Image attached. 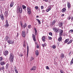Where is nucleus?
<instances>
[{
    "label": "nucleus",
    "mask_w": 73,
    "mask_h": 73,
    "mask_svg": "<svg viewBox=\"0 0 73 73\" xmlns=\"http://www.w3.org/2000/svg\"><path fill=\"white\" fill-rule=\"evenodd\" d=\"M14 70H15V72L16 73H18V71H17V68H16V66H14Z\"/></svg>",
    "instance_id": "17"
},
{
    "label": "nucleus",
    "mask_w": 73,
    "mask_h": 73,
    "mask_svg": "<svg viewBox=\"0 0 73 73\" xmlns=\"http://www.w3.org/2000/svg\"><path fill=\"white\" fill-rule=\"evenodd\" d=\"M71 19V20L73 21V17H72Z\"/></svg>",
    "instance_id": "57"
},
{
    "label": "nucleus",
    "mask_w": 73,
    "mask_h": 73,
    "mask_svg": "<svg viewBox=\"0 0 73 73\" xmlns=\"http://www.w3.org/2000/svg\"><path fill=\"white\" fill-rule=\"evenodd\" d=\"M46 12H48V11H49L48 9H47L46 10Z\"/></svg>",
    "instance_id": "59"
},
{
    "label": "nucleus",
    "mask_w": 73,
    "mask_h": 73,
    "mask_svg": "<svg viewBox=\"0 0 73 73\" xmlns=\"http://www.w3.org/2000/svg\"><path fill=\"white\" fill-rule=\"evenodd\" d=\"M34 29L35 30V35H37V30L36 29V28H34Z\"/></svg>",
    "instance_id": "23"
},
{
    "label": "nucleus",
    "mask_w": 73,
    "mask_h": 73,
    "mask_svg": "<svg viewBox=\"0 0 73 73\" xmlns=\"http://www.w3.org/2000/svg\"><path fill=\"white\" fill-rule=\"evenodd\" d=\"M9 26V25H8V20H7L6 21V25H5L4 26L6 27H8Z\"/></svg>",
    "instance_id": "9"
},
{
    "label": "nucleus",
    "mask_w": 73,
    "mask_h": 73,
    "mask_svg": "<svg viewBox=\"0 0 73 73\" xmlns=\"http://www.w3.org/2000/svg\"><path fill=\"white\" fill-rule=\"evenodd\" d=\"M17 12H19L20 13H22L23 12V8L21 7H19L17 6Z\"/></svg>",
    "instance_id": "2"
},
{
    "label": "nucleus",
    "mask_w": 73,
    "mask_h": 73,
    "mask_svg": "<svg viewBox=\"0 0 73 73\" xmlns=\"http://www.w3.org/2000/svg\"><path fill=\"white\" fill-rule=\"evenodd\" d=\"M62 16H64V14H63L62 15Z\"/></svg>",
    "instance_id": "61"
},
{
    "label": "nucleus",
    "mask_w": 73,
    "mask_h": 73,
    "mask_svg": "<svg viewBox=\"0 0 73 73\" xmlns=\"http://www.w3.org/2000/svg\"><path fill=\"white\" fill-rule=\"evenodd\" d=\"M44 12H45V11L44 10H43L42 11V12L43 13H44Z\"/></svg>",
    "instance_id": "53"
},
{
    "label": "nucleus",
    "mask_w": 73,
    "mask_h": 73,
    "mask_svg": "<svg viewBox=\"0 0 73 73\" xmlns=\"http://www.w3.org/2000/svg\"><path fill=\"white\" fill-rule=\"evenodd\" d=\"M42 45L43 47H44V46H46V43H44V44H42Z\"/></svg>",
    "instance_id": "33"
},
{
    "label": "nucleus",
    "mask_w": 73,
    "mask_h": 73,
    "mask_svg": "<svg viewBox=\"0 0 73 73\" xmlns=\"http://www.w3.org/2000/svg\"><path fill=\"white\" fill-rule=\"evenodd\" d=\"M14 59V55L13 53H11L10 55L9 60L10 62L11 63H13V61Z\"/></svg>",
    "instance_id": "1"
},
{
    "label": "nucleus",
    "mask_w": 73,
    "mask_h": 73,
    "mask_svg": "<svg viewBox=\"0 0 73 73\" xmlns=\"http://www.w3.org/2000/svg\"><path fill=\"white\" fill-rule=\"evenodd\" d=\"M72 32H73V30L72 29L70 30L69 31V33H72Z\"/></svg>",
    "instance_id": "37"
},
{
    "label": "nucleus",
    "mask_w": 73,
    "mask_h": 73,
    "mask_svg": "<svg viewBox=\"0 0 73 73\" xmlns=\"http://www.w3.org/2000/svg\"><path fill=\"white\" fill-rule=\"evenodd\" d=\"M23 46L24 48H26V45H25V43H24Z\"/></svg>",
    "instance_id": "45"
},
{
    "label": "nucleus",
    "mask_w": 73,
    "mask_h": 73,
    "mask_svg": "<svg viewBox=\"0 0 73 73\" xmlns=\"http://www.w3.org/2000/svg\"><path fill=\"white\" fill-rule=\"evenodd\" d=\"M9 39V36H6L5 38V40L7 41Z\"/></svg>",
    "instance_id": "15"
},
{
    "label": "nucleus",
    "mask_w": 73,
    "mask_h": 73,
    "mask_svg": "<svg viewBox=\"0 0 73 73\" xmlns=\"http://www.w3.org/2000/svg\"><path fill=\"white\" fill-rule=\"evenodd\" d=\"M62 34H63V31L62 30H60L59 31L60 36H62Z\"/></svg>",
    "instance_id": "6"
},
{
    "label": "nucleus",
    "mask_w": 73,
    "mask_h": 73,
    "mask_svg": "<svg viewBox=\"0 0 73 73\" xmlns=\"http://www.w3.org/2000/svg\"><path fill=\"white\" fill-rule=\"evenodd\" d=\"M72 40H70L68 43H67V44L68 45L69 44H70L72 43Z\"/></svg>",
    "instance_id": "25"
},
{
    "label": "nucleus",
    "mask_w": 73,
    "mask_h": 73,
    "mask_svg": "<svg viewBox=\"0 0 73 73\" xmlns=\"http://www.w3.org/2000/svg\"><path fill=\"white\" fill-rule=\"evenodd\" d=\"M67 4L68 8H70V3L68 2Z\"/></svg>",
    "instance_id": "22"
},
{
    "label": "nucleus",
    "mask_w": 73,
    "mask_h": 73,
    "mask_svg": "<svg viewBox=\"0 0 73 73\" xmlns=\"http://www.w3.org/2000/svg\"><path fill=\"white\" fill-rule=\"evenodd\" d=\"M60 72L61 73H64V72H63V71H62V70H60Z\"/></svg>",
    "instance_id": "42"
},
{
    "label": "nucleus",
    "mask_w": 73,
    "mask_h": 73,
    "mask_svg": "<svg viewBox=\"0 0 73 73\" xmlns=\"http://www.w3.org/2000/svg\"><path fill=\"white\" fill-rule=\"evenodd\" d=\"M44 1H46V2L48 1V0H45Z\"/></svg>",
    "instance_id": "62"
},
{
    "label": "nucleus",
    "mask_w": 73,
    "mask_h": 73,
    "mask_svg": "<svg viewBox=\"0 0 73 73\" xmlns=\"http://www.w3.org/2000/svg\"><path fill=\"white\" fill-rule=\"evenodd\" d=\"M49 35H50L51 36H52V33L51 32H50L49 33Z\"/></svg>",
    "instance_id": "50"
},
{
    "label": "nucleus",
    "mask_w": 73,
    "mask_h": 73,
    "mask_svg": "<svg viewBox=\"0 0 73 73\" xmlns=\"http://www.w3.org/2000/svg\"><path fill=\"white\" fill-rule=\"evenodd\" d=\"M22 35L23 37H25V36H26V34H25V31H23L22 32Z\"/></svg>",
    "instance_id": "5"
},
{
    "label": "nucleus",
    "mask_w": 73,
    "mask_h": 73,
    "mask_svg": "<svg viewBox=\"0 0 73 73\" xmlns=\"http://www.w3.org/2000/svg\"><path fill=\"white\" fill-rule=\"evenodd\" d=\"M19 56H20V57H22V56H23V54H20L19 55Z\"/></svg>",
    "instance_id": "56"
},
{
    "label": "nucleus",
    "mask_w": 73,
    "mask_h": 73,
    "mask_svg": "<svg viewBox=\"0 0 73 73\" xmlns=\"http://www.w3.org/2000/svg\"><path fill=\"white\" fill-rule=\"evenodd\" d=\"M19 33H17V37H19Z\"/></svg>",
    "instance_id": "55"
},
{
    "label": "nucleus",
    "mask_w": 73,
    "mask_h": 73,
    "mask_svg": "<svg viewBox=\"0 0 73 73\" xmlns=\"http://www.w3.org/2000/svg\"><path fill=\"white\" fill-rule=\"evenodd\" d=\"M27 11H31V8H29V7H27Z\"/></svg>",
    "instance_id": "32"
},
{
    "label": "nucleus",
    "mask_w": 73,
    "mask_h": 73,
    "mask_svg": "<svg viewBox=\"0 0 73 73\" xmlns=\"http://www.w3.org/2000/svg\"><path fill=\"white\" fill-rule=\"evenodd\" d=\"M36 48H39V45H38V44H37Z\"/></svg>",
    "instance_id": "47"
},
{
    "label": "nucleus",
    "mask_w": 73,
    "mask_h": 73,
    "mask_svg": "<svg viewBox=\"0 0 73 73\" xmlns=\"http://www.w3.org/2000/svg\"><path fill=\"white\" fill-rule=\"evenodd\" d=\"M0 18L2 20H4V15L2 13L0 15Z\"/></svg>",
    "instance_id": "7"
},
{
    "label": "nucleus",
    "mask_w": 73,
    "mask_h": 73,
    "mask_svg": "<svg viewBox=\"0 0 73 73\" xmlns=\"http://www.w3.org/2000/svg\"><path fill=\"white\" fill-rule=\"evenodd\" d=\"M14 3L13 2H12L11 3L10 5V6L11 7H13V6Z\"/></svg>",
    "instance_id": "27"
},
{
    "label": "nucleus",
    "mask_w": 73,
    "mask_h": 73,
    "mask_svg": "<svg viewBox=\"0 0 73 73\" xmlns=\"http://www.w3.org/2000/svg\"><path fill=\"white\" fill-rule=\"evenodd\" d=\"M29 30V29H27V33H28V32Z\"/></svg>",
    "instance_id": "60"
},
{
    "label": "nucleus",
    "mask_w": 73,
    "mask_h": 73,
    "mask_svg": "<svg viewBox=\"0 0 73 73\" xmlns=\"http://www.w3.org/2000/svg\"><path fill=\"white\" fill-rule=\"evenodd\" d=\"M6 64V63H5V62L4 61H2L0 62V65L2 66H3V65H5Z\"/></svg>",
    "instance_id": "4"
},
{
    "label": "nucleus",
    "mask_w": 73,
    "mask_h": 73,
    "mask_svg": "<svg viewBox=\"0 0 73 73\" xmlns=\"http://www.w3.org/2000/svg\"><path fill=\"white\" fill-rule=\"evenodd\" d=\"M29 53V50H27V56L28 57V53Z\"/></svg>",
    "instance_id": "43"
},
{
    "label": "nucleus",
    "mask_w": 73,
    "mask_h": 73,
    "mask_svg": "<svg viewBox=\"0 0 73 73\" xmlns=\"http://www.w3.org/2000/svg\"><path fill=\"white\" fill-rule=\"evenodd\" d=\"M5 69V67H4V66H2L1 68V70H4Z\"/></svg>",
    "instance_id": "24"
},
{
    "label": "nucleus",
    "mask_w": 73,
    "mask_h": 73,
    "mask_svg": "<svg viewBox=\"0 0 73 73\" xmlns=\"http://www.w3.org/2000/svg\"><path fill=\"white\" fill-rule=\"evenodd\" d=\"M8 44H13V41H11V40H9L7 41Z\"/></svg>",
    "instance_id": "10"
},
{
    "label": "nucleus",
    "mask_w": 73,
    "mask_h": 73,
    "mask_svg": "<svg viewBox=\"0 0 73 73\" xmlns=\"http://www.w3.org/2000/svg\"><path fill=\"white\" fill-rule=\"evenodd\" d=\"M27 26V25L26 24V23L25 24L23 25V28H25Z\"/></svg>",
    "instance_id": "39"
},
{
    "label": "nucleus",
    "mask_w": 73,
    "mask_h": 73,
    "mask_svg": "<svg viewBox=\"0 0 73 73\" xmlns=\"http://www.w3.org/2000/svg\"><path fill=\"white\" fill-rule=\"evenodd\" d=\"M21 27H23V24H21Z\"/></svg>",
    "instance_id": "63"
},
{
    "label": "nucleus",
    "mask_w": 73,
    "mask_h": 73,
    "mask_svg": "<svg viewBox=\"0 0 73 73\" xmlns=\"http://www.w3.org/2000/svg\"><path fill=\"white\" fill-rule=\"evenodd\" d=\"M52 29L54 32H56V33H58V32H59V31H59V29H57L56 28H54Z\"/></svg>",
    "instance_id": "3"
},
{
    "label": "nucleus",
    "mask_w": 73,
    "mask_h": 73,
    "mask_svg": "<svg viewBox=\"0 0 73 73\" xmlns=\"http://www.w3.org/2000/svg\"><path fill=\"white\" fill-rule=\"evenodd\" d=\"M32 37L34 41H36V38H35V35L33 34Z\"/></svg>",
    "instance_id": "11"
},
{
    "label": "nucleus",
    "mask_w": 73,
    "mask_h": 73,
    "mask_svg": "<svg viewBox=\"0 0 73 73\" xmlns=\"http://www.w3.org/2000/svg\"><path fill=\"white\" fill-rule=\"evenodd\" d=\"M58 25L60 27H61L63 25L62 23L61 22L59 23H58Z\"/></svg>",
    "instance_id": "20"
},
{
    "label": "nucleus",
    "mask_w": 73,
    "mask_h": 73,
    "mask_svg": "<svg viewBox=\"0 0 73 73\" xmlns=\"http://www.w3.org/2000/svg\"><path fill=\"white\" fill-rule=\"evenodd\" d=\"M68 41H69V39H67L65 40L64 42V43H67Z\"/></svg>",
    "instance_id": "29"
},
{
    "label": "nucleus",
    "mask_w": 73,
    "mask_h": 73,
    "mask_svg": "<svg viewBox=\"0 0 73 73\" xmlns=\"http://www.w3.org/2000/svg\"><path fill=\"white\" fill-rule=\"evenodd\" d=\"M3 60V58L2 57H0V62H1V61H2V60Z\"/></svg>",
    "instance_id": "35"
},
{
    "label": "nucleus",
    "mask_w": 73,
    "mask_h": 73,
    "mask_svg": "<svg viewBox=\"0 0 73 73\" xmlns=\"http://www.w3.org/2000/svg\"><path fill=\"white\" fill-rule=\"evenodd\" d=\"M66 11V8H63L62 10V12H65Z\"/></svg>",
    "instance_id": "18"
},
{
    "label": "nucleus",
    "mask_w": 73,
    "mask_h": 73,
    "mask_svg": "<svg viewBox=\"0 0 73 73\" xmlns=\"http://www.w3.org/2000/svg\"><path fill=\"white\" fill-rule=\"evenodd\" d=\"M41 9H44V6H42L41 7Z\"/></svg>",
    "instance_id": "46"
},
{
    "label": "nucleus",
    "mask_w": 73,
    "mask_h": 73,
    "mask_svg": "<svg viewBox=\"0 0 73 73\" xmlns=\"http://www.w3.org/2000/svg\"><path fill=\"white\" fill-rule=\"evenodd\" d=\"M36 20L38 22V24H39V25L41 24V21H40L39 20V19H36Z\"/></svg>",
    "instance_id": "26"
},
{
    "label": "nucleus",
    "mask_w": 73,
    "mask_h": 73,
    "mask_svg": "<svg viewBox=\"0 0 73 73\" xmlns=\"http://www.w3.org/2000/svg\"><path fill=\"white\" fill-rule=\"evenodd\" d=\"M27 12L29 15H30L31 14V11H27Z\"/></svg>",
    "instance_id": "31"
},
{
    "label": "nucleus",
    "mask_w": 73,
    "mask_h": 73,
    "mask_svg": "<svg viewBox=\"0 0 73 73\" xmlns=\"http://www.w3.org/2000/svg\"><path fill=\"white\" fill-rule=\"evenodd\" d=\"M36 69V67L35 66H33L32 68H31V70H35Z\"/></svg>",
    "instance_id": "13"
},
{
    "label": "nucleus",
    "mask_w": 73,
    "mask_h": 73,
    "mask_svg": "<svg viewBox=\"0 0 73 73\" xmlns=\"http://www.w3.org/2000/svg\"><path fill=\"white\" fill-rule=\"evenodd\" d=\"M67 19L68 20H70V17H68L67 18Z\"/></svg>",
    "instance_id": "48"
},
{
    "label": "nucleus",
    "mask_w": 73,
    "mask_h": 73,
    "mask_svg": "<svg viewBox=\"0 0 73 73\" xmlns=\"http://www.w3.org/2000/svg\"><path fill=\"white\" fill-rule=\"evenodd\" d=\"M27 50H29V46H27Z\"/></svg>",
    "instance_id": "51"
},
{
    "label": "nucleus",
    "mask_w": 73,
    "mask_h": 73,
    "mask_svg": "<svg viewBox=\"0 0 73 73\" xmlns=\"http://www.w3.org/2000/svg\"><path fill=\"white\" fill-rule=\"evenodd\" d=\"M50 6H51V7H52V8L53 7V6H54V5H50Z\"/></svg>",
    "instance_id": "58"
},
{
    "label": "nucleus",
    "mask_w": 73,
    "mask_h": 73,
    "mask_svg": "<svg viewBox=\"0 0 73 73\" xmlns=\"http://www.w3.org/2000/svg\"><path fill=\"white\" fill-rule=\"evenodd\" d=\"M35 8L36 9H38V8L37 6H36L35 7Z\"/></svg>",
    "instance_id": "54"
},
{
    "label": "nucleus",
    "mask_w": 73,
    "mask_h": 73,
    "mask_svg": "<svg viewBox=\"0 0 73 73\" xmlns=\"http://www.w3.org/2000/svg\"><path fill=\"white\" fill-rule=\"evenodd\" d=\"M9 68V64L7 63L6 65V69H8Z\"/></svg>",
    "instance_id": "21"
},
{
    "label": "nucleus",
    "mask_w": 73,
    "mask_h": 73,
    "mask_svg": "<svg viewBox=\"0 0 73 73\" xmlns=\"http://www.w3.org/2000/svg\"><path fill=\"white\" fill-rule=\"evenodd\" d=\"M48 9V11H50V9Z\"/></svg>",
    "instance_id": "64"
},
{
    "label": "nucleus",
    "mask_w": 73,
    "mask_h": 73,
    "mask_svg": "<svg viewBox=\"0 0 73 73\" xmlns=\"http://www.w3.org/2000/svg\"><path fill=\"white\" fill-rule=\"evenodd\" d=\"M46 38V37H45L44 36H43L42 38V41L43 42H44L45 41V39Z\"/></svg>",
    "instance_id": "16"
},
{
    "label": "nucleus",
    "mask_w": 73,
    "mask_h": 73,
    "mask_svg": "<svg viewBox=\"0 0 73 73\" xmlns=\"http://www.w3.org/2000/svg\"><path fill=\"white\" fill-rule=\"evenodd\" d=\"M56 45H53L52 46V48H53V49H55V48H56Z\"/></svg>",
    "instance_id": "40"
},
{
    "label": "nucleus",
    "mask_w": 73,
    "mask_h": 73,
    "mask_svg": "<svg viewBox=\"0 0 73 73\" xmlns=\"http://www.w3.org/2000/svg\"><path fill=\"white\" fill-rule=\"evenodd\" d=\"M46 69H49V67L48 66H47L46 67Z\"/></svg>",
    "instance_id": "49"
},
{
    "label": "nucleus",
    "mask_w": 73,
    "mask_h": 73,
    "mask_svg": "<svg viewBox=\"0 0 73 73\" xmlns=\"http://www.w3.org/2000/svg\"><path fill=\"white\" fill-rule=\"evenodd\" d=\"M35 54L36 56H38V54H39V52H38V50H36L35 51Z\"/></svg>",
    "instance_id": "19"
},
{
    "label": "nucleus",
    "mask_w": 73,
    "mask_h": 73,
    "mask_svg": "<svg viewBox=\"0 0 73 73\" xmlns=\"http://www.w3.org/2000/svg\"><path fill=\"white\" fill-rule=\"evenodd\" d=\"M71 53H72L71 51H70V52H69V56H71V55H70V54H71Z\"/></svg>",
    "instance_id": "44"
},
{
    "label": "nucleus",
    "mask_w": 73,
    "mask_h": 73,
    "mask_svg": "<svg viewBox=\"0 0 73 73\" xmlns=\"http://www.w3.org/2000/svg\"><path fill=\"white\" fill-rule=\"evenodd\" d=\"M4 15L6 18H7V17H8V11H6L4 13Z\"/></svg>",
    "instance_id": "8"
},
{
    "label": "nucleus",
    "mask_w": 73,
    "mask_h": 73,
    "mask_svg": "<svg viewBox=\"0 0 73 73\" xmlns=\"http://www.w3.org/2000/svg\"><path fill=\"white\" fill-rule=\"evenodd\" d=\"M48 9H50V10H51V6H49L48 7Z\"/></svg>",
    "instance_id": "52"
},
{
    "label": "nucleus",
    "mask_w": 73,
    "mask_h": 73,
    "mask_svg": "<svg viewBox=\"0 0 73 73\" xmlns=\"http://www.w3.org/2000/svg\"><path fill=\"white\" fill-rule=\"evenodd\" d=\"M61 58H62L64 57V54L63 53H62L61 55Z\"/></svg>",
    "instance_id": "28"
},
{
    "label": "nucleus",
    "mask_w": 73,
    "mask_h": 73,
    "mask_svg": "<svg viewBox=\"0 0 73 73\" xmlns=\"http://www.w3.org/2000/svg\"><path fill=\"white\" fill-rule=\"evenodd\" d=\"M22 7H23V9H26V6H25V5H23L22 6Z\"/></svg>",
    "instance_id": "36"
},
{
    "label": "nucleus",
    "mask_w": 73,
    "mask_h": 73,
    "mask_svg": "<svg viewBox=\"0 0 73 73\" xmlns=\"http://www.w3.org/2000/svg\"><path fill=\"white\" fill-rule=\"evenodd\" d=\"M58 40L59 42L61 41H62V37L61 36H59V38L58 39Z\"/></svg>",
    "instance_id": "14"
},
{
    "label": "nucleus",
    "mask_w": 73,
    "mask_h": 73,
    "mask_svg": "<svg viewBox=\"0 0 73 73\" xmlns=\"http://www.w3.org/2000/svg\"><path fill=\"white\" fill-rule=\"evenodd\" d=\"M48 39L50 40H52V37H51L48 36Z\"/></svg>",
    "instance_id": "41"
},
{
    "label": "nucleus",
    "mask_w": 73,
    "mask_h": 73,
    "mask_svg": "<svg viewBox=\"0 0 73 73\" xmlns=\"http://www.w3.org/2000/svg\"><path fill=\"white\" fill-rule=\"evenodd\" d=\"M28 28H29V29H30V28H32V26H31V25H30L28 26Z\"/></svg>",
    "instance_id": "38"
},
{
    "label": "nucleus",
    "mask_w": 73,
    "mask_h": 73,
    "mask_svg": "<svg viewBox=\"0 0 73 73\" xmlns=\"http://www.w3.org/2000/svg\"><path fill=\"white\" fill-rule=\"evenodd\" d=\"M34 60V58H33V57H31L30 58V61H33Z\"/></svg>",
    "instance_id": "30"
},
{
    "label": "nucleus",
    "mask_w": 73,
    "mask_h": 73,
    "mask_svg": "<svg viewBox=\"0 0 73 73\" xmlns=\"http://www.w3.org/2000/svg\"><path fill=\"white\" fill-rule=\"evenodd\" d=\"M55 23H56V21L55 20H54L52 22V25H53L54 24H55Z\"/></svg>",
    "instance_id": "34"
},
{
    "label": "nucleus",
    "mask_w": 73,
    "mask_h": 73,
    "mask_svg": "<svg viewBox=\"0 0 73 73\" xmlns=\"http://www.w3.org/2000/svg\"><path fill=\"white\" fill-rule=\"evenodd\" d=\"M8 51L7 50V51H5V53H4V56H6L8 55Z\"/></svg>",
    "instance_id": "12"
}]
</instances>
